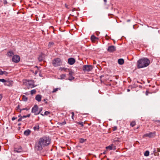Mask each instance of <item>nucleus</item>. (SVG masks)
I'll list each match as a JSON object with an SVG mask.
<instances>
[{"instance_id": "nucleus-1", "label": "nucleus", "mask_w": 160, "mask_h": 160, "mask_svg": "<svg viewBox=\"0 0 160 160\" xmlns=\"http://www.w3.org/2000/svg\"><path fill=\"white\" fill-rule=\"evenodd\" d=\"M51 139L47 136H44L40 138L38 144L36 145L35 148L37 150H41L43 147L47 146L50 144Z\"/></svg>"}, {"instance_id": "nucleus-2", "label": "nucleus", "mask_w": 160, "mask_h": 160, "mask_svg": "<svg viewBox=\"0 0 160 160\" xmlns=\"http://www.w3.org/2000/svg\"><path fill=\"white\" fill-rule=\"evenodd\" d=\"M150 63L149 60L147 58H144L139 60L138 61V67L142 68L148 66Z\"/></svg>"}, {"instance_id": "nucleus-3", "label": "nucleus", "mask_w": 160, "mask_h": 160, "mask_svg": "<svg viewBox=\"0 0 160 160\" xmlns=\"http://www.w3.org/2000/svg\"><path fill=\"white\" fill-rule=\"evenodd\" d=\"M23 83L26 86L31 88L35 86H34V82L33 80H24L23 82Z\"/></svg>"}, {"instance_id": "nucleus-4", "label": "nucleus", "mask_w": 160, "mask_h": 160, "mask_svg": "<svg viewBox=\"0 0 160 160\" xmlns=\"http://www.w3.org/2000/svg\"><path fill=\"white\" fill-rule=\"evenodd\" d=\"M62 63V60L59 58H55L52 61V64L54 67L60 66Z\"/></svg>"}, {"instance_id": "nucleus-5", "label": "nucleus", "mask_w": 160, "mask_h": 160, "mask_svg": "<svg viewBox=\"0 0 160 160\" xmlns=\"http://www.w3.org/2000/svg\"><path fill=\"white\" fill-rule=\"evenodd\" d=\"M38 107L37 105H35L32 108V112L35 115H37L39 114L40 111H38Z\"/></svg>"}, {"instance_id": "nucleus-6", "label": "nucleus", "mask_w": 160, "mask_h": 160, "mask_svg": "<svg viewBox=\"0 0 160 160\" xmlns=\"http://www.w3.org/2000/svg\"><path fill=\"white\" fill-rule=\"evenodd\" d=\"M92 69V67L91 65H85L82 68V69L84 71L89 72Z\"/></svg>"}, {"instance_id": "nucleus-7", "label": "nucleus", "mask_w": 160, "mask_h": 160, "mask_svg": "<svg viewBox=\"0 0 160 160\" xmlns=\"http://www.w3.org/2000/svg\"><path fill=\"white\" fill-rule=\"evenodd\" d=\"M116 50V47L113 45L109 46L108 47L107 51L109 52H113Z\"/></svg>"}, {"instance_id": "nucleus-8", "label": "nucleus", "mask_w": 160, "mask_h": 160, "mask_svg": "<svg viewBox=\"0 0 160 160\" xmlns=\"http://www.w3.org/2000/svg\"><path fill=\"white\" fill-rule=\"evenodd\" d=\"M20 60V58L19 56L15 55L13 56L12 58V61L15 62H18Z\"/></svg>"}, {"instance_id": "nucleus-9", "label": "nucleus", "mask_w": 160, "mask_h": 160, "mask_svg": "<svg viewBox=\"0 0 160 160\" xmlns=\"http://www.w3.org/2000/svg\"><path fill=\"white\" fill-rule=\"evenodd\" d=\"M13 82L12 81H6V83L4 84V85L8 87H12L13 86Z\"/></svg>"}, {"instance_id": "nucleus-10", "label": "nucleus", "mask_w": 160, "mask_h": 160, "mask_svg": "<svg viewBox=\"0 0 160 160\" xmlns=\"http://www.w3.org/2000/svg\"><path fill=\"white\" fill-rule=\"evenodd\" d=\"M74 72L72 71H69L68 75L69 76L68 79L71 81L74 79V77H73V75Z\"/></svg>"}, {"instance_id": "nucleus-11", "label": "nucleus", "mask_w": 160, "mask_h": 160, "mask_svg": "<svg viewBox=\"0 0 160 160\" xmlns=\"http://www.w3.org/2000/svg\"><path fill=\"white\" fill-rule=\"evenodd\" d=\"M106 149H109V150H115L116 149V146L113 144L106 147Z\"/></svg>"}, {"instance_id": "nucleus-12", "label": "nucleus", "mask_w": 160, "mask_h": 160, "mask_svg": "<svg viewBox=\"0 0 160 160\" xmlns=\"http://www.w3.org/2000/svg\"><path fill=\"white\" fill-rule=\"evenodd\" d=\"M75 62V59L73 58H70L68 59V62L70 65H73Z\"/></svg>"}, {"instance_id": "nucleus-13", "label": "nucleus", "mask_w": 160, "mask_h": 160, "mask_svg": "<svg viewBox=\"0 0 160 160\" xmlns=\"http://www.w3.org/2000/svg\"><path fill=\"white\" fill-rule=\"evenodd\" d=\"M144 136L145 137H148L149 138L153 137L155 136V133L151 132L145 134Z\"/></svg>"}, {"instance_id": "nucleus-14", "label": "nucleus", "mask_w": 160, "mask_h": 160, "mask_svg": "<svg viewBox=\"0 0 160 160\" xmlns=\"http://www.w3.org/2000/svg\"><path fill=\"white\" fill-rule=\"evenodd\" d=\"M42 96L41 95L38 94L35 97V99L38 102H40L41 101Z\"/></svg>"}, {"instance_id": "nucleus-15", "label": "nucleus", "mask_w": 160, "mask_h": 160, "mask_svg": "<svg viewBox=\"0 0 160 160\" xmlns=\"http://www.w3.org/2000/svg\"><path fill=\"white\" fill-rule=\"evenodd\" d=\"M98 38L95 37L94 35H92L91 37V39L93 42H95L96 39H98Z\"/></svg>"}, {"instance_id": "nucleus-16", "label": "nucleus", "mask_w": 160, "mask_h": 160, "mask_svg": "<svg viewBox=\"0 0 160 160\" xmlns=\"http://www.w3.org/2000/svg\"><path fill=\"white\" fill-rule=\"evenodd\" d=\"M31 132V131L30 130L28 129L25 130L24 132V134L26 136H28L29 135Z\"/></svg>"}, {"instance_id": "nucleus-17", "label": "nucleus", "mask_w": 160, "mask_h": 160, "mask_svg": "<svg viewBox=\"0 0 160 160\" xmlns=\"http://www.w3.org/2000/svg\"><path fill=\"white\" fill-rule=\"evenodd\" d=\"M118 62L119 64L122 65L124 63V60L123 59H119L118 60Z\"/></svg>"}, {"instance_id": "nucleus-18", "label": "nucleus", "mask_w": 160, "mask_h": 160, "mask_svg": "<svg viewBox=\"0 0 160 160\" xmlns=\"http://www.w3.org/2000/svg\"><path fill=\"white\" fill-rule=\"evenodd\" d=\"M13 55V52L12 51L8 52L7 54V56L9 57H12Z\"/></svg>"}, {"instance_id": "nucleus-19", "label": "nucleus", "mask_w": 160, "mask_h": 160, "mask_svg": "<svg viewBox=\"0 0 160 160\" xmlns=\"http://www.w3.org/2000/svg\"><path fill=\"white\" fill-rule=\"evenodd\" d=\"M33 128L35 131H38L39 129V126L38 125H36Z\"/></svg>"}, {"instance_id": "nucleus-20", "label": "nucleus", "mask_w": 160, "mask_h": 160, "mask_svg": "<svg viewBox=\"0 0 160 160\" xmlns=\"http://www.w3.org/2000/svg\"><path fill=\"white\" fill-rule=\"evenodd\" d=\"M79 142L81 143H83L87 140L86 139H84L82 138L79 139Z\"/></svg>"}, {"instance_id": "nucleus-21", "label": "nucleus", "mask_w": 160, "mask_h": 160, "mask_svg": "<svg viewBox=\"0 0 160 160\" xmlns=\"http://www.w3.org/2000/svg\"><path fill=\"white\" fill-rule=\"evenodd\" d=\"M50 114V112L48 111H45L44 112V114H41V115L43 116L44 115H48Z\"/></svg>"}, {"instance_id": "nucleus-22", "label": "nucleus", "mask_w": 160, "mask_h": 160, "mask_svg": "<svg viewBox=\"0 0 160 160\" xmlns=\"http://www.w3.org/2000/svg\"><path fill=\"white\" fill-rule=\"evenodd\" d=\"M54 44V43H53V42H50L48 43V46L49 48H51L53 46Z\"/></svg>"}, {"instance_id": "nucleus-23", "label": "nucleus", "mask_w": 160, "mask_h": 160, "mask_svg": "<svg viewBox=\"0 0 160 160\" xmlns=\"http://www.w3.org/2000/svg\"><path fill=\"white\" fill-rule=\"evenodd\" d=\"M59 70H61V71H63L65 72H67V70H68V69L64 68H60ZM68 70H69V69H68Z\"/></svg>"}, {"instance_id": "nucleus-24", "label": "nucleus", "mask_w": 160, "mask_h": 160, "mask_svg": "<svg viewBox=\"0 0 160 160\" xmlns=\"http://www.w3.org/2000/svg\"><path fill=\"white\" fill-rule=\"evenodd\" d=\"M58 90H60V88H54L53 89V91H52V92L53 93L55 92H56Z\"/></svg>"}, {"instance_id": "nucleus-25", "label": "nucleus", "mask_w": 160, "mask_h": 160, "mask_svg": "<svg viewBox=\"0 0 160 160\" xmlns=\"http://www.w3.org/2000/svg\"><path fill=\"white\" fill-rule=\"evenodd\" d=\"M149 152L148 151H146L144 153V155L145 156H148L149 155Z\"/></svg>"}, {"instance_id": "nucleus-26", "label": "nucleus", "mask_w": 160, "mask_h": 160, "mask_svg": "<svg viewBox=\"0 0 160 160\" xmlns=\"http://www.w3.org/2000/svg\"><path fill=\"white\" fill-rule=\"evenodd\" d=\"M66 77V75L64 74H62L60 76V78L61 79H62L65 78Z\"/></svg>"}, {"instance_id": "nucleus-27", "label": "nucleus", "mask_w": 160, "mask_h": 160, "mask_svg": "<svg viewBox=\"0 0 160 160\" xmlns=\"http://www.w3.org/2000/svg\"><path fill=\"white\" fill-rule=\"evenodd\" d=\"M22 100L24 101H26L28 100V98L26 96H22Z\"/></svg>"}, {"instance_id": "nucleus-28", "label": "nucleus", "mask_w": 160, "mask_h": 160, "mask_svg": "<svg viewBox=\"0 0 160 160\" xmlns=\"http://www.w3.org/2000/svg\"><path fill=\"white\" fill-rule=\"evenodd\" d=\"M136 125L135 122L134 121L132 122H131L130 126L132 127H134Z\"/></svg>"}, {"instance_id": "nucleus-29", "label": "nucleus", "mask_w": 160, "mask_h": 160, "mask_svg": "<svg viewBox=\"0 0 160 160\" xmlns=\"http://www.w3.org/2000/svg\"><path fill=\"white\" fill-rule=\"evenodd\" d=\"M30 92V93L31 94H33L35 93L36 92V90L35 89H33Z\"/></svg>"}, {"instance_id": "nucleus-30", "label": "nucleus", "mask_w": 160, "mask_h": 160, "mask_svg": "<svg viewBox=\"0 0 160 160\" xmlns=\"http://www.w3.org/2000/svg\"><path fill=\"white\" fill-rule=\"evenodd\" d=\"M29 109L27 108H23L22 109H20L19 112L21 113V112L22 111V110H26L27 111H28V110H29Z\"/></svg>"}, {"instance_id": "nucleus-31", "label": "nucleus", "mask_w": 160, "mask_h": 160, "mask_svg": "<svg viewBox=\"0 0 160 160\" xmlns=\"http://www.w3.org/2000/svg\"><path fill=\"white\" fill-rule=\"evenodd\" d=\"M20 109V105H18L17 107L16 110L18 112H19Z\"/></svg>"}, {"instance_id": "nucleus-32", "label": "nucleus", "mask_w": 160, "mask_h": 160, "mask_svg": "<svg viewBox=\"0 0 160 160\" xmlns=\"http://www.w3.org/2000/svg\"><path fill=\"white\" fill-rule=\"evenodd\" d=\"M66 123V121L64 120V121L63 122L60 123L59 124L60 125H62L65 124Z\"/></svg>"}, {"instance_id": "nucleus-33", "label": "nucleus", "mask_w": 160, "mask_h": 160, "mask_svg": "<svg viewBox=\"0 0 160 160\" xmlns=\"http://www.w3.org/2000/svg\"><path fill=\"white\" fill-rule=\"evenodd\" d=\"M0 82H6V80L4 79H0Z\"/></svg>"}, {"instance_id": "nucleus-34", "label": "nucleus", "mask_w": 160, "mask_h": 160, "mask_svg": "<svg viewBox=\"0 0 160 160\" xmlns=\"http://www.w3.org/2000/svg\"><path fill=\"white\" fill-rule=\"evenodd\" d=\"M117 128V127L116 126H114L112 128V130L113 131H116Z\"/></svg>"}, {"instance_id": "nucleus-35", "label": "nucleus", "mask_w": 160, "mask_h": 160, "mask_svg": "<svg viewBox=\"0 0 160 160\" xmlns=\"http://www.w3.org/2000/svg\"><path fill=\"white\" fill-rule=\"evenodd\" d=\"M77 123L79 125H81V126H82V127H83V123L82 122H78Z\"/></svg>"}, {"instance_id": "nucleus-36", "label": "nucleus", "mask_w": 160, "mask_h": 160, "mask_svg": "<svg viewBox=\"0 0 160 160\" xmlns=\"http://www.w3.org/2000/svg\"><path fill=\"white\" fill-rule=\"evenodd\" d=\"M38 59L39 61H41L42 60L43 58L41 56H39V57L38 58Z\"/></svg>"}, {"instance_id": "nucleus-37", "label": "nucleus", "mask_w": 160, "mask_h": 160, "mask_svg": "<svg viewBox=\"0 0 160 160\" xmlns=\"http://www.w3.org/2000/svg\"><path fill=\"white\" fill-rule=\"evenodd\" d=\"M71 114H72V119L74 120V119H73V117H74V113L73 112H72L71 113Z\"/></svg>"}, {"instance_id": "nucleus-38", "label": "nucleus", "mask_w": 160, "mask_h": 160, "mask_svg": "<svg viewBox=\"0 0 160 160\" xmlns=\"http://www.w3.org/2000/svg\"><path fill=\"white\" fill-rule=\"evenodd\" d=\"M3 4L5 5L8 3L7 1L6 0H3Z\"/></svg>"}, {"instance_id": "nucleus-39", "label": "nucleus", "mask_w": 160, "mask_h": 160, "mask_svg": "<svg viewBox=\"0 0 160 160\" xmlns=\"http://www.w3.org/2000/svg\"><path fill=\"white\" fill-rule=\"evenodd\" d=\"M3 74V71L0 69V75H2Z\"/></svg>"}, {"instance_id": "nucleus-40", "label": "nucleus", "mask_w": 160, "mask_h": 160, "mask_svg": "<svg viewBox=\"0 0 160 160\" xmlns=\"http://www.w3.org/2000/svg\"><path fill=\"white\" fill-rule=\"evenodd\" d=\"M65 6L67 8L69 9V8L68 7V6L66 4H65Z\"/></svg>"}, {"instance_id": "nucleus-41", "label": "nucleus", "mask_w": 160, "mask_h": 160, "mask_svg": "<svg viewBox=\"0 0 160 160\" xmlns=\"http://www.w3.org/2000/svg\"><path fill=\"white\" fill-rule=\"evenodd\" d=\"M150 92L148 91H147L146 92L145 94L146 95H148V93H149Z\"/></svg>"}, {"instance_id": "nucleus-42", "label": "nucleus", "mask_w": 160, "mask_h": 160, "mask_svg": "<svg viewBox=\"0 0 160 160\" xmlns=\"http://www.w3.org/2000/svg\"><path fill=\"white\" fill-rule=\"evenodd\" d=\"M22 117H21L20 118H19L18 120V122H19L20 121H21L22 120Z\"/></svg>"}, {"instance_id": "nucleus-43", "label": "nucleus", "mask_w": 160, "mask_h": 160, "mask_svg": "<svg viewBox=\"0 0 160 160\" xmlns=\"http://www.w3.org/2000/svg\"><path fill=\"white\" fill-rule=\"evenodd\" d=\"M157 151L158 152H160V148H157Z\"/></svg>"}, {"instance_id": "nucleus-44", "label": "nucleus", "mask_w": 160, "mask_h": 160, "mask_svg": "<svg viewBox=\"0 0 160 160\" xmlns=\"http://www.w3.org/2000/svg\"><path fill=\"white\" fill-rule=\"evenodd\" d=\"M16 118H17L13 117V118H12V121H14V120H15Z\"/></svg>"}, {"instance_id": "nucleus-45", "label": "nucleus", "mask_w": 160, "mask_h": 160, "mask_svg": "<svg viewBox=\"0 0 160 160\" xmlns=\"http://www.w3.org/2000/svg\"><path fill=\"white\" fill-rule=\"evenodd\" d=\"M3 74L7 75L8 74V73L6 71H3Z\"/></svg>"}, {"instance_id": "nucleus-46", "label": "nucleus", "mask_w": 160, "mask_h": 160, "mask_svg": "<svg viewBox=\"0 0 160 160\" xmlns=\"http://www.w3.org/2000/svg\"><path fill=\"white\" fill-rule=\"evenodd\" d=\"M2 98V94H0V101L1 100Z\"/></svg>"}, {"instance_id": "nucleus-47", "label": "nucleus", "mask_w": 160, "mask_h": 160, "mask_svg": "<svg viewBox=\"0 0 160 160\" xmlns=\"http://www.w3.org/2000/svg\"><path fill=\"white\" fill-rule=\"evenodd\" d=\"M30 116V114H28L26 116H27V117H29Z\"/></svg>"}, {"instance_id": "nucleus-48", "label": "nucleus", "mask_w": 160, "mask_h": 160, "mask_svg": "<svg viewBox=\"0 0 160 160\" xmlns=\"http://www.w3.org/2000/svg\"><path fill=\"white\" fill-rule=\"evenodd\" d=\"M93 63L94 64H96V62L95 61H94H94H93Z\"/></svg>"}, {"instance_id": "nucleus-49", "label": "nucleus", "mask_w": 160, "mask_h": 160, "mask_svg": "<svg viewBox=\"0 0 160 160\" xmlns=\"http://www.w3.org/2000/svg\"><path fill=\"white\" fill-rule=\"evenodd\" d=\"M22 117V118H26L27 117V116H23Z\"/></svg>"}, {"instance_id": "nucleus-50", "label": "nucleus", "mask_w": 160, "mask_h": 160, "mask_svg": "<svg viewBox=\"0 0 160 160\" xmlns=\"http://www.w3.org/2000/svg\"><path fill=\"white\" fill-rule=\"evenodd\" d=\"M104 1L105 3H106L107 1V0H104Z\"/></svg>"}, {"instance_id": "nucleus-51", "label": "nucleus", "mask_w": 160, "mask_h": 160, "mask_svg": "<svg viewBox=\"0 0 160 160\" xmlns=\"http://www.w3.org/2000/svg\"><path fill=\"white\" fill-rule=\"evenodd\" d=\"M38 73V72L36 71H35V74H37Z\"/></svg>"}, {"instance_id": "nucleus-52", "label": "nucleus", "mask_w": 160, "mask_h": 160, "mask_svg": "<svg viewBox=\"0 0 160 160\" xmlns=\"http://www.w3.org/2000/svg\"><path fill=\"white\" fill-rule=\"evenodd\" d=\"M103 154H106V152H104L103 153Z\"/></svg>"}, {"instance_id": "nucleus-53", "label": "nucleus", "mask_w": 160, "mask_h": 160, "mask_svg": "<svg viewBox=\"0 0 160 160\" xmlns=\"http://www.w3.org/2000/svg\"><path fill=\"white\" fill-rule=\"evenodd\" d=\"M127 91H128V92H129V91H130V89H128L127 90Z\"/></svg>"}, {"instance_id": "nucleus-54", "label": "nucleus", "mask_w": 160, "mask_h": 160, "mask_svg": "<svg viewBox=\"0 0 160 160\" xmlns=\"http://www.w3.org/2000/svg\"><path fill=\"white\" fill-rule=\"evenodd\" d=\"M21 125V123H19V124H18V126H20V125Z\"/></svg>"}, {"instance_id": "nucleus-55", "label": "nucleus", "mask_w": 160, "mask_h": 160, "mask_svg": "<svg viewBox=\"0 0 160 160\" xmlns=\"http://www.w3.org/2000/svg\"><path fill=\"white\" fill-rule=\"evenodd\" d=\"M130 21V20H127V22H129Z\"/></svg>"}, {"instance_id": "nucleus-56", "label": "nucleus", "mask_w": 160, "mask_h": 160, "mask_svg": "<svg viewBox=\"0 0 160 160\" xmlns=\"http://www.w3.org/2000/svg\"><path fill=\"white\" fill-rule=\"evenodd\" d=\"M108 36V35H106L105 36V37H107Z\"/></svg>"}]
</instances>
